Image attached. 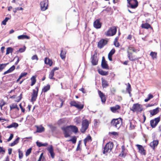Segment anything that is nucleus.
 <instances>
[{
  "label": "nucleus",
  "mask_w": 161,
  "mask_h": 161,
  "mask_svg": "<svg viewBox=\"0 0 161 161\" xmlns=\"http://www.w3.org/2000/svg\"><path fill=\"white\" fill-rule=\"evenodd\" d=\"M122 121V119L119 118L116 119H113L111 122V125L117 129H119L121 125V122Z\"/></svg>",
  "instance_id": "f257e3e1"
},
{
  "label": "nucleus",
  "mask_w": 161,
  "mask_h": 161,
  "mask_svg": "<svg viewBox=\"0 0 161 161\" xmlns=\"http://www.w3.org/2000/svg\"><path fill=\"white\" fill-rule=\"evenodd\" d=\"M130 110L133 112H136L137 113L141 112L143 110L142 105L138 103L133 104V106L130 108Z\"/></svg>",
  "instance_id": "f03ea898"
},
{
  "label": "nucleus",
  "mask_w": 161,
  "mask_h": 161,
  "mask_svg": "<svg viewBox=\"0 0 161 161\" xmlns=\"http://www.w3.org/2000/svg\"><path fill=\"white\" fill-rule=\"evenodd\" d=\"M127 7L132 9H135L138 6V3L137 0H127Z\"/></svg>",
  "instance_id": "7ed1b4c3"
},
{
  "label": "nucleus",
  "mask_w": 161,
  "mask_h": 161,
  "mask_svg": "<svg viewBox=\"0 0 161 161\" xmlns=\"http://www.w3.org/2000/svg\"><path fill=\"white\" fill-rule=\"evenodd\" d=\"M114 147V144L112 142L107 143L104 147V150L103 153L104 154L110 152L112 149Z\"/></svg>",
  "instance_id": "20e7f679"
},
{
  "label": "nucleus",
  "mask_w": 161,
  "mask_h": 161,
  "mask_svg": "<svg viewBox=\"0 0 161 161\" xmlns=\"http://www.w3.org/2000/svg\"><path fill=\"white\" fill-rule=\"evenodd\" d=\"M36 90L33 89V92L31 94V101L33 102L36 101L37 97L38 96V93L39 91V87L36 86Z\"/></svg>",
  "instance_id": "39448f33"
},
{
  "label": "nucleus",
  "mask_w": 161,
  "mask_h": 161,
  "mask_svg": "<svg viewBox=\"0 0 161 161\" xmlns=\"http://www.w3.org/2000/svg\"><path fill=\"white\" fill-rule=\"evenodd\" d=\"M61 129L63 131L65 137L67 138L70 136L69 133L70 131V129L69 126L62 127Z\"/></svg>",
  "instance_id": "423d86ee"
},
{
  "label": "nucleus",
  "mask_w": 161,
  "mask_h": 161,
  "mask_svg": "<svg viewBox=\"0 0 161 161\" xmlns=\"http://www.w3.org/2000/svg\"><path fill=\"white\" fill-rule=\"evenodd\" d=\"M78 103L75 101H72L70 102V104L71 106H74L80 110L82 109L84 107V105L80 104L79 102H78Z\"/></svg>",
  "instance_id": "0eeeda50"
},
{
  "label": "nucleus",
  "mask_w": 161,
  "mask_h": 161,
  "mask_svg": "<svg viewBox=\"0 0 161 161\" xmlns=\"http://www.w3.org/2000/svg\"><path fill=\"white\" fill-rule=\"evenodd\" d=\"M117 32V29L115 27H111L106 33L107 36H113Z\"/></svg>",
  "instance_id": "6e6552de"
},
{
  "label": "nucleus",
  "mask_w": 161,
  "mask_h": 161,
  "mask_svg": "<svg viewBox=\"0 0 161 161\" xmlns=\"http://www.w3.org/2000/svg\"><path fill=\"white\" fill-rule=\"evenodd\" d=\"M97 53H95L91 58V63L93 65H96L97 64L98 59L97 58Z\"/></svg>",
  "instance_id": "1a4fd4ad"
},
{
  "label": "nucleus",
  "mask_w": 161,
  "mask_h": 161,
  "mask_svg": "<svg viewBox=\"0 0 161 161\" xmlns=\"http://www.w3.org/2000/svg\"><path fill=\"white\" fill-rule=\"evenodd\" d=\"M41 10L42 11H45L47 8L48 3L47 1H44L41 2L40 3Z\"/></svg>",
  "instance_id": "9d476101"
},
{
  "label": "nucleus",
  "mask_w": 161,
  "mask_h": 161,
  "mask_svg": "<svg viewBox=\"0 0 161 161\" xmlns=\"http://www.w3.org/2000/svg\"><path fill=\"white\" fill-rule=\"evenodd\" d=\"M93 25L95 28L96 29L100 28L102 26L101 23L100 22V19H97L93 23Z\"/></svg>",
  "instance_id": "9b49d317"
},
{
  "label": "nucleus",
  "mask_w": 161,
  "mask_h": 161,
  "mask_svg": "<svg viewBox=\"0 0 161 161\" xmlns=\"http://www.w3.org/2000/svg\"><path fill=\"white\" fill-rule=\"evenodd\" d=\"M99 95L101 99V100L103 103H105L106 101V98L104 94L100 91H98Z\"/></svg>",
  "instance_id": "f8f14e48"
},
{
  "label": "nucleus",
  "mask_w": 161,
  "mask_h": 161,
  "mask_svg": "<svg viewBox=\"0 0 161 161\" xmlns=\"http://www.w3.org/2000/svg\"><path fill=\"white\" fill-rule=\"evenodd\" d=\"M108 41H99L97 43L98 47L101 49L107 43Z\"/></svg>",
  "instance_id": "ddd939ff"
},
{
  "label": "nucleus",
  "mask_w": 161,
  "mask_h": 161,
  "mask_svg": "<svg viewBox=\"0 0 161 161\" xmlns=\"http://www.w3.org/2000/svg\"><path fill=\"white\" fill-rule=\"evenodd\" d=\"M47 150L50 153L52 158H54L55 154L53 152V146L51 145L50 147H48L47 148Z\"/></svg>",
  "instance_id": "4468645a"
},
{
  "label": "nucleus",
  "mask_w": 161,
  "mask_h": 161,
  "mask_svg": "<svg viewBox=\"0 0 161 161\" xmlns=\"http://www.w3.org/2000/svg\"><path fill=\"white\" fill-rule=\"evenodd\" d=\"M158 144V140H154L150 143V146L152 148L154 149L157 146Z\"/></svg>",
  "instance_id": "2eb2a0df"
},
{
  "label": "nucleus",
  "mask_w": 161,
  "mask_h": 161,
  "mask_svg": "<svg viewBox=\"0 0 161 161\" xmlns=\"http://www.w3.org/2000/svg\"><path fill=\"white\" fill-rule=\"evenodd\" d=\"M136 146L139 149V151L140 153L142 154L145 155V151L142 145L137 144L136 145Z\"/></svg>",
  "instance_id": "dca6fc26"
},
{
  "label": "nucleus",
  "mask_w": 161,
  "mask_h": 161,
  "mask_svg": "<svg viewBox=\"0 0 161 161\" xmlns=\"http://www.w3.org/2000/svg\"><path fill=\"white\" fill-rule=\"evenodd\" d=\"M127 53L128 57L130 61H133L137 60V58L135 57V56H132V53L127 51Z\"/></svg>",
  "instance_id": "f3484780"
},
{
  "label": "nucleus",
  "mask_w": 161,
  "mask_h": 161,
  "mask_svg": "<svg viewBox=\"0 0 161 161\" xmlns=\"http://www.w3.org/2000/svg\"><path fill=\"white\" fill-rule=\"evenodd\" d=\"M102 86L103 88H106L109 86V84L108 83V82L106 80L103 79V78H101Z\"/></svg>",
  "instance_id": "a211bd4d"
},
{
  "label": "nucleus",
  "mask_w": 161,
  "mask_h": 161,
  "mask_svg": "<svg viewBox=\"0 0 161 161\" xmlns=\"http://www.w3.org/2000/svg\"><path fill=\"white\" fill-rule=\"evenodd\" d=\"M18 38L19 40H28L30 39V37L29 36L24 34L18 36Z\"/></svg>",
  "instance_id": "6ab92c4d"
},
{
  "label": "nucleus",
  "mask_w": 161,
  "mask_h": 161,
  "mask_svg": "<svg viewBox=\"0 0 161 161\" xmlns=\"http://www.w3.org/2000/svg\"><path fill=\"white\" fill-rule=\"evenodd\" d=\"M120 108V107L119 105H116L114 106L111 107L110 110L113 112L115 113L117 110L119 109Z\"/></svg>",
  "instance_id": "aec40b11"
},
{
  "label": "nucleus",
  "mask_w": 161,
  "mask_h": 161,
  "mask_svg": "<svg viewBox=\"0 0 161 161\" xmlns=\"http://www.w3.org/2000/svg\"><path fill=\"white\" fill-rule=\"evenodd\" d=\"M159 112V108L158 107L155 109L153 110H151L150 111V114L152 116L154 115Z\"/></svg>",
  "instance_id": "412c9836"
},
{
  "label": "nucleus",
  "mask_w": 161,
  "mask_h": 161,
  "mask_svg": "<svg viewBox=\"0 0 161 161\" xmlns=\"http://www.w3.org/2000/svg\"><path fill=\"white\" fill-rule=\"evenodd\" d=\"M115 50L114 49H112L109 52L108 54V59L111 61L112 60V56L114 53Z\"/></svg>",
  "instance_id": "4be33fe9"
},
{
  "label": "nucleus",
  "mask_w": 161,
  "mask_h": 161,
  "mask_svg": "<svg viewBox=\"0 0 161 161\" xmlns=\"http://www.w3.org/2000/svg\"><path fill=\"white\" fill-rule=\"evenodd\" d=\"M70 130H71L72 131L75 133H76L78 132V128L75 126L73 125H69Z\"/></svg>",
  "instance_id": "5701e85b"
},
{
  "label": "nucleus",
  "mask_w": 161,
  "mask_h": 161,
  "mask_svg": "<svg viewBox=\"0 0 161 161\" xmlns=\"http://www.w3.org/2000/svg\"><path fill=\"white\" fill-rule=\"evenodd\" d=\"M44 63L45 64L51 66L52 65L53 62L48 58L46 57L45 58Z\"/></svg>",
  "instance_id": "b1692460"
},
{
  "label": "nucleus",
  "mask_w": 161,
  "mask_h": 161,
  "mask_svg": "<svg viewBox=\"0 0 161 161\" xmlns=\"http://www.w3.org/2000/svg\"><path fill=\"white\" fill-rule=\"evenodd\" d=\"M142 28L146 29H148L149 28H151V29H153L151 25L147 23L142 24Z\"/></svg>",
  "instance_id": "393cba45"
},
{
  "label": "nucleus",
  "mask_w": 161,
  "mask_h": 161,
  "mask_svg": "<svg viewBox=\"0 0 161 161\" xmlns=\"http://www.w3.org/2000/svg\"><path fill=\"white\" fill-rule=\"evenodd\" d=\"M92 141V137L90 135H88L84 140V144L86 146V143L87 142H91Z\"/></svg>",
  "instance_id": "a878e982"
},
{
  "label": "nucleus",
  "mask_w": 161,
  "mask_h": 161,
  "mask_svg": "<svg viewBox=\"0 0 161 161\" xmlns=\"http://www.w3.org/2000/svg\"><path fill=\"white\" fill-rule=\"evenodd\" d=\"M102 67L103 69H109V66L107 64V62H102L101 63Z\"/></svg>",
  "instance_id": "bb28decb"
},
{
  "label": "nucleus",
  "mask_w": 161,
  "mask_h": 161,
  "mask_svg": "<svg viewBox=\"0 0 161 161\" xmlns=\"http://www.w3.org/2000/svg\"><path fill=\"white\" fill-rule=\"evenodd\" d=\"M36 132L38 133H42L44 131L45 128L43 126L38 127L37 126Z\"/></svg>",
  "instance_id": "cd10ccee"
},
{
  "label": "nucleus",
  "mask_w": 161,
  "mask_h": 161,
  "mask_svg": "<svg viewBox=\"0 0 161 161\" xmlns=\"http://www.w3.org/2000/svg\"><path fill=\"white\" fill-rule=\"evenodd\" d=\"M98 73L102 75H107L108 74V72L105 71L102 69H99L98 70Z\"/></svg>",
  "instance_id": "c85d7f7f"
},
{
  "label": "nucleus",
  "mask_w": 161,
  "mask_h": 161,
  "mask_svg": "<svg viewBox=\"0 0 161 161\" xmlns=\"http://www.w3.org/2000/svg\"><path fill=\"white\" fill-rule=\"evenodd\" d=\"M82 125L84 126L86 128H88L89 126V122L88 120L86 119H85L82 121Z\"/></svg>",
  "instance_id": "c756f323"
},
{
  "label": "nucleus",
  "mask_w": 161,
  "mask_h": 161,
  "mask_svg": "<svg viewBox=\"0 0 161 161\" xmlns=\"http://www.w3.org/2000/svg\"><path fill=\"white\" fill-rule=\"evenodd\" d=\"M18 125H19L18 124L15 122H14L12 123L11 124L8 126L7 127V128H10L12 127L16 128L18 126Z\"/></svg>",
  "instance_id": "7c9ffc66"
},
{
  "label": "nucleus",
  "mask_w": 161,
  "mask_h": 161,
  "mask_svg": "<svg viewBox=\"0 0 161 161\" xmlns=\"http://www.w3.org/2000/svg\"><path fill=\"white\" fill-rule=\"evenodd\" d=\"M66 52L65 50H61L60 54V57L62 59H64L66 57Z\"/></svg>",
  "instance_id": "2f4dec72"
},
{
  "label": "nucleus",
  "mask_w": 161,
  "mask_h": 161,
  "mask_svg": "<svg viewBox=\"0 0 161 161\" xmlns=\"http://www.w3.org/2000/svg\"><path fill=\"white\" fill-rule=\"evenodd\" d=\"M50 88V85L48 84L46 86L44 87L42 89V92H46L48 91Z\"/></svg>",
  "instance_id": "473e14b6"
},
{
  "label": "nucleus",
  "mask_w": 161,
  "mask_h": 161,
  "mask_svg": "<svg viewBox=\"0 0 161 161\" xmlns=\"http://www.w3.org/2000/svg\"><path fill=\"white\" fill-rule=\"evenodd\" d=\"M19 137H18L13 142L10 143L9 146L12 147L17 144L19 142Z\"/></svg>",
  "instance_id": "72a5a7b5"
},
{
  "label": "nucleus",
  "mask_w": 161,
  "mask_h": 161,
  "mask_svg": "<svg viewBox=\"0 0 161 161\" xmlns=\"http://www.w3.org/2000/svg\"><path fill=\"white\" fill-rule=\"evenodd\" d=\"M13 49L12 47H8L6 50V55H8L10 53H12L13 52Z\"/></svg>",
  "instance_id": "f704fd0d"
},
{
  "label": "nucleus",
  "mask_w": 161,
  "mask_h": 161,
  "mask_svg": "<svg viewBox=\"0 0 161 161\" xmlns=\"http://www.w3.org/2000/svg\"><path fill=\"white\" fill-rule=\"evenodd\" d=\"M9 63L6 64H0V72H1L2 70L4 69L6 65H8Z\"/></svg>",
  "instance_id": "c9c22d12"
},
{
  "label": "nucleus",
  "mask_w": 161,
  "mask_h": 161,
  "mask_svg": "<svg viewBox=\"0 0 161 161\" xmlns=\"http://www.w3.org/2000/svg\"><path fill=\"white\" fill-rule=\"evenodd\" d=\"M157 53L155 52H151L150 55L152 57L153 59L156 58H157Z\"/></svg>",
  "instance_id": "e433bc0d"
},
{
  "label": "nucleus",
  "mask_w": 161,
  "mask_h": 161,
  "mask_svg": "<svg viewBox=\"0 0 161 161\" xmlns=\"http://www.w3.org/2000/svg\"><path fill=\"white\" fill-rule=\"evenodd\" d=\"M126 90L129 94H130V92L131 91V85L129 83H128V86L126 88Z\"/></svg>",
  "instance_id": "4c0bfd02"
},
{
  "label": "nucleus",
  "mask_w": 161,
  "mask_h": 161,
  "mask_svg": "<svg viewBox=\"0 0 161 161\" xmlns=\"http://www.w3.org/2000/svg\"><path fill=\"white\" fill-rule=\"evenodd\" d=\"M31 86H33L34 85L36 82V77L33 76L31 78Z\"/></svg>",
  "instance_id": "58836bf2"
},
{
  "label": "nucleus",
  "mask_w": 161,
  "mask_h": 161,
  "mask_svg": "<svg viewBox=\"0 0 161 161\" xmlns=\"http://www.w3.org/2000/svg\"><path fill=\"white\" fill-rule=\"evenodd\" d=\"M153 97V96L152 94H149L148 95L147 98L145 99L144 101L147 102L148 101L151 99Z\"/></svg>",
  "instance_id": "ea45409f"
},
{
  "label": "nucleus",
  "mask_w": 161,
  "mask_h": 161,
  "mask_svg": "<svg viewBox=\"0 0 161 161\" xmlns=\"http://www.w3.org/2000/svg\"><path fill=\"white\" fill-rule=\"evenodd\" d=\"M150 124L151 126L153 128H155L157 125V124H155V122L153 119L151 120L150 121Z\"/></svg>",
  "instance_id": "a19ab883"
},
{
  "label": "nucleus",
  "mask_w": 161,
  "mask_h": 161,
  "mask_svg": "<svg viewBox=\"0 0 161 161\" xmlns=\"http://www.w3.org/2000/svg\"><path fill=\"white\" fill-rule=\"evenodd\" d=\"M37 145L39 147H40L42 146H46L47 145V143L42 144V143L37 141L36 142Z\"/></svg>",
  "instance_id": "79ce46f5"
},
{
  "label": "nucleus",
  "mask_w": 161,
  "mask_h": 161,
  "mask_svg": "<svg viewBox=\"0 0 161 161\" xmlns=\"http://www.w3.org/2000/svg\"><path fill=\"white\" fill-rule=\"evenodd\" d=\"M88 128H86V127L82 125V127L80 130V131L82 133H84Z\"/></svg>",
  "instance_id": "37998d69"
},
{
  "label": "nucleus",
  "mask_w": 161,
  "mask_h": 161,
  "mask_svg": "<svg viewBox=\"0 0 161 161\" xmlns=\"http://www.w3.org/2000/svg\"><path fill=\"white\" fill-rule=\"evenodd\" d=\"M26 48V47H25V46H24V47H23L20 48L19 49V50L17 52H19L20 53L24 52Z\"/></svg>",
  "instance_id": "c03bdc74"
},
{
  "label": "nucleus",
  "mask_w": 161,
  "mask_h": 161,
  "mask_svg": "<svg viewBox=\"0 0 161 161\" xmlns=\"http://www.w3.org/2000/svg\"><path fill=\"white\" fill-rule=\"evenodd\" d=\"M76 138L75 136L73 137L72 139L69 140L68 141L72 142L73 144H75L76 142Z\"/></svg>",
  "instance_id": "a18cd8bd"
},
{
  "label": "nucleus",
  "mask_w": 161,
  "mask_h": 161,
  "mask_svg": "<svg viewBox=\"0 0 161 161\" xmlns=\"http://www.w3.org/2000/svg\"><path fill=\"white\" fill-rule=\"evenodd\" d=\"M18 152L19 153V159H21L23 157V153L19 149H18Z\"/></svg>",
  "instance_id": "49530a36"
},
{
  "label": "nucleus",
  "mask_w": 161,
  "mask_h": 161,
  "mask_svg": "<svg viewBox=\"0 0 161 161\" xmlns=\"http://www.w3.org/2000/svg\"><path fill=\"white\" fill-rule=\"evenodd\" d=\"M32 150V148H30L29 149H28L25 153V155L26 156H28L31 153Z\"/></svg>",
  "instance_id": "de8ad7c7"
},
{
  "label": "nucleus",
  "mask_w": 161,
  "mask_h": 161,
  "mask_svg": "<svg viewBox=\"0 0 161 161\" xmlns=\"http://www.w3.org/2000/svg\"><path fill=\"white\" fill-rule=\"evenodd\" d=\"M54 75V72H53V71H51L49 75V78L50 79H55V78L53 77Z\"/></svg>",
  "instance_id": "09e8293b"
},
{
  "label": "nucleus",
  "mask_w": 161,
  "mask_h": 161,
  "mask_svg": "<svg viewBox=\"0 0 161 161\" xmlns=\"http://www.w3.org/2000/svg\"><path fill=\"white\" fill-rule=\"evenodd\" d=\"M10 19V18L8 17H6L5 19L2 21V23L4 25H5L6 24L7 22Z\"/></svg>",
  "instance_id": "8fccbe9b"
},
{
  "label": "nucleus",
  "mask_w": 161,
  "mask_h": 161,
  "mask_svg": "<svg viewBox=\"0 0 161 161\" xmlns=\"http://www.w3.org/2000/svg\"><path fill=\"white\" fill-rule=\"evenodd\" d=\"M160 117H158L157 118H155L153 120L154 122H155V124H157V125L160 120Z\"/></svg>",
  "instance_id": "3c124183"
},
{
  "label": "nucleus",
  "mask_w": 161,
  "mask_h": 161,
  "mask_svg": "<svg viewBox=\"0 0 161 161\" xmlns=\"http://www.w3.org/2000/svg\"><path fill=\"white\" fill-rule=\"evenodd\" d=\"M17 105L16 104H15L14 103L12 104L10 106V110L16 108L17 107Z\"/></svg>",
  "instance_id": "603ef678"
},
{
  "label": "nucleus",
  "mask_w": 161,
  "mask_h": 161,
  "mask_svg": "<svg viewBox=\"0 0 161 161\" xmlns=\"http://www.w3.org/2000/svg\"><path fill=\"white\" fill-rule=\"evenodd\" d=\"M27 73L26 72H25L22 73L21 74L19 77L21 79L22 77L25 76L27 75Z\"/></svg>",
  "instance_id": "864d4df0"
},
{
  "label": "nucleus",
  "mask_w": 161,
  "mask_h": 161,
  "mask_svg": "<svg viewBox=\"0 0 161 161\" xmlns=\"http://www.w3.org/2000/svg\"><path fill=\"white\" fill-rule=\"evenodd\" d=\"M5 153V150L3 147H0V154H4Z\"/></svg>",
  "instance_id": "5fc2aeb1"
},
{
  "label": "nucleus",
  "mask_w": 161,
  "mask_h": 161,
  "mask_svg": "<svg viewBox=\"0 0 161 161\" xmlns=\"http://www.w3.org/2000/svg\"><path fill=\"white\" fill-rule=\"evenodd\" d=\"M114 44L116 47H119L120 46V44L118 41H114Z\"/></svg>",
  "instance_id": "6e6d98bb"
},
{
  "label": "nucleus",
  "mask_w": 161,
  "mask_h": 161,
  "mask_svg": "<svg viewBox=\"0 0 161 161\" xmlns=\"http://www.w3.org/2000/svg\"><path fill=\"white\" fill-rule=\"evenodd\" d=\"M31 58L32 60L36 59V60H38V58L36 55H35L32 56Z\"/></svg>",
  "instance_id": "4d7b16f0"
},
{
  "label": "nucleus",
  "mask_w": 161,
  "mask_h": 161,
  "mask_svg": "<svg viewBox=\"0 0 161 161\" xmlns=\"http://www.w3.org/2000/svg\"><path fill=\"white\" fill-rule=\"evenodd\" d=\"M135 126L132 125L131 122H130V130H133L135 129Z\"/></svg>",
  "instance_id": "13d9d810"
},
{
  "label": "nucleus",
  "mask_w": 161,
  "mask_h": 161,
  "mask_svg": "<svg viewBox=\"0 0 161 161\" xmlns=\"http://www.w3.org/2000/svg\"><path fill=\"white\" fill-rule=\"evenodd\" d=\"M15 69V66L14 65L12 66L8 70H9L10 72H11L13 71Z\"/></svg>",
  "instance_id": "bf43d9fd"
},
{
  "label": "nucleus",
  "mask_w": 161,
  "mask_h": 161,
  "mask_svg": "<svg viewBox=\"0 0 161 161\" xmlns=\"http://www.w3.org/2000/svg\"><path fill=\"white\" fill-rule=\"evenodd\" d=\"M75 122L77 124H80L81 123V120L80 119L78 118H76L75 119Z\"/></svg>",
  "instance_id": "052dcab7"
},
{
  "label": "nucleus",
  "mask_w": 161,
  "mask_h": 161,
  "mask_svg": "<svg viewBox=\"0 0 161 161\" xmlns=\"http://www.w3.org/2000/svg\"><path fill=\"white\" fill-rule=\"evenodd\" d=\"M13 134H11L9 138L7 140V141L9 142L13 138Z\"/></svg>",
  "instance_id": "680f3d73"
},
{
  "label": "nucleus",
  "mask_w": 161,
  "mask_h": 161,
  "mask_svg": "<svg viewBox=\"0 0 161 161\" xmlns=\"http://www.w3.org/2000/svg\"><path fill=\"white\" fill-rule=\"evenodd\" d=\"M19 106L20 107V108H21L22 112H24L25 111V109L22 106L21 103H20L19 104Z\"/></svg>",
  "instance_id": "e2e57ef3"
},
{
  "label": "nucleus",
  "mask_w": 161,
  "mask_h": 161,
  "mask_svg": "<svg viewBox=\"0 0 161 161\" xmlns=\"http://www.w3.org/2000/svg\"><path fill=\"white\" fill-rule=\"evenodd\" d=\"M17 58V60L15 63V65H16L19 62V58L18 56H16L15 57H14V58Z\"/></svg>",
  "instance_id": "0e129e2a"
},
{
  "label": "nucleus",
  "mask_w": 161,
  "mask_h": 161,
  "mask_svg": "<svg viewBox=\"0 0 161 161\" xmlns=\"http://www.w3.org/2000/svg\"><path fill=\"white\" fill-rule=\"evenodd\" d=\"M110 134L114 135V136H116L118 135V134L117 132L114 131L111 132L109 133Z\"/></svg>",
  "instance_id": "69168bd1"
},
{
  "label": "nucleus",
  "mask_w": 161,
  "mask_h": 161,
  "mask_svg": "<svg viewBox=\"0 0 161 161\" xmlns=\"http://www.w3.org/2000/svg\"><path fill=\"white\" fill-rule=\"evenodd\" d=\"M8 153L10 155L12 153V149L11 148H9L8 149Z\"/></svg>",
  "instance_id": "338daca9"
},
{
  "label": "nucleus",
  "mask_w": 161,
  "mask_h": 161,
  "mask_svg": "<svg viewBox=\"0 0 161 161\" xmlns=\"http://www.w3.org/2000/svg\"><path fill=\"white\" fill-rule=\"evenodd\" d=\"M43 154V153H42L40 155V156L39 158L37 161H41L42 157Z\"/></svg>",
  "instance_id": "774afa93"
}]
</instances>
